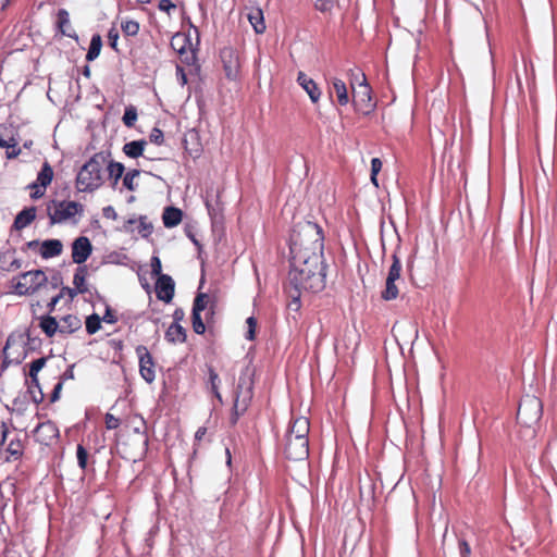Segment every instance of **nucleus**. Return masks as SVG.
<instances>
[{
	"label": "nucleus",
	"instance_id": "1",
	"mask_svg": "<svg viewBox=\"0 0 557 557\" xmlns=\"http://www.w3.org/2000/svg\"><path fill=\"white\" fill-rule=\"evenodd\" d=\"M325 265L323 259H308L304 263H297L290 259V270L285 292L292 299L289 307L295 310L300 308L302 292L319 293L325 288Z\"/></svg>",
	"mask_w": 557,
	"mask_h": 557
},
{
	"label": "nucleus",
	"instance_id": "2",
	"mask_svg": "<svg viewBox=\"0 0 557 557\" xmlns=\"http://www.w3.org/2000/svg\"><path fill=\"white\" fill-rule=\"evenodd\" d=\"M324 234L317 223L305 221L298 223L290 234V259L304 263L308 259H323Z\"/></svg>",
	"mask_w": 557,
	"mask_h": 557
},
{
	"label": "nucleus",
	"instance_id": "3",
	"mask_svg": "<svg viewBox=\"0 0 557 557\" xmlns=\"http://www.w3.org/2000/svg\"><path fill=\"white\" fill-rule=\"evenodd\" d=\"M310 422L306 417L293 418L283 438L284 454L290 460H305L309 456Z\"/></svg>",
	"mask_w": 557,
	"mask_h": 557
},
{
	"label": "nucleus",
	"instance_id": "4",
	"mask_svg": "<svg viewBox=\"0 0 557 557\" xmlns=\"http://www.w3.org/2000/svg\"><path fill=\"white\" fill-rule=\"evenodd\" d=\"M146 423L141 418L134 417L125 425V434L120 442L121 456L129 461L144 458L148 448V435Z\"/></svg>",
	"mask_w": 557,
	"mask_h": 557
},
{
	"label": "nucleus",
	"instance_id": "5",
	"mask_svg": "<svg viewBox=\"0 0 557 557\" xmlns=\"http://www.w3.org/2000/svg\"><path fill=\"white\" fill-rule=\"evenodd\" d=\"M110 153L103 151L95 153L82 165L76 178L75 187L81 193H92L104 183V166Z\"/></svg>",
	"mask_w": 557,
	"mask_h": 557
},
{
	"label": "nucleus",
	"instance_id": "6",
	"mask_svg": "<svg viewBox=\"0 0 557 557\" xmlns=\"http://www.w3.org/2000/svg\"><path fill=\"white\" fill-rule=\"evenodd\" d=\"M50 224L77 223L76 216L84 214V206L73 200H51L47 205Z\"/></svg>",
	"mask_w": 557,
	"mask_h": 557
},
{
	"label": "nucleus",
	"instance_id": "7",
	"mask_svg": "<svg viewBox=\"0 0 557 557\" xmlns=\"http://www.w3.org/2000/svg\"><path fill=\"white\" fill-rule=\"evenodd\" d=\"M543 405L540 398L531 395L523 397L518 406L517 420L520 424L531 428L542 418Z\"/></svg>",
	"mask_w": 557,
	"mask_h": 557
},
{
	"label": "nucleus",
	"instance_id": "8",
	"mask_svg": "<svg viewBox=\"0 0 557 557\" xmlns=\"http://www.w3.org/2000/svg\"><path fill=\"white\" fill-rule=\"evenodd\" d=\"M48 281L42 270H32L22 273L17 282L13 285L17 295H33Z\"/></svg>",
	"mask_w": 557,
	"mask_h": 557
},
{
	"label": "nucleus",
	"instance_id": "9",
	"mask_svg": "<svg viewBox=\"0 0 557 557\" xmlns=\"http://www.w3.org/2000/svg\"><path fill=\"white\" fill-rule=\"evenodd\" d=\"M401 261L396 252L392 255V264L389 267L387 277L385 281V288L381 292V298L385 301L394 300L399 295V288L396 281L400 280L401 275Z\"/></svg>",
	"mask_w": 557,
	"mask_h": 557
},
{
	"label": "nucleus",
	"instance_id": "10",
	"mask_svg": "<svg viewBox=\"0 0 557 557\" xmlns=\"http://www.w3.org/2000/svg\"><path fill=\"white\" fill-rule=\"evenodd\" d=\"M252 398L251 384L246 377L240 376L236 388V397L233 405L232 423L235 424L240 416H243Z\"/></svg>",
	"mask_w": 557,
	"mask_h": 557
},
{
	"label": "nucleus",
	"instance_id": "11",
	"mask_svg": "<svg viewBox=\"0 0 557 557\" xmlns=\"http://www.w3.org/2000/svg\"><path fill=\"white\" fill-rule=\"evenodd\" d=\"M220 59L225 77L228 81H238L242 67L238 52L232 47H224L220 51Z\"/></svg>",
	"mask_w": 557,
	"mask_h": 557
},
{
	"label": "nucleus",
	"instance_id": "12",
	"mask_svg": "<svg viewBox=\"0 0 557 557\" xmlns=\"http://www.w3.org/2000/svg\"><path fill=\"white\" fill-rule=\"evenodd\" d=\"M363 82L359 85V90L354 92L352 102L356 110L363 115H368L375 109V102L372 99V90L366 82V75L362 74Z\"/></svg>",
	"mask_w": 557,
	"mask_h": 557
},
{
	"label": "nucleus",
	"instance_id": "13",
	"mask_svg": "<svg viewBox=\"0 0 557 557\" xmlns=\"http://www.w3.org/2000/svg\"><path fill=\"white\" fill-rule=\"evenodd\" d=\"M54 176L52 166L48 161L42 163L40 171L37 174L35 182L28 185L32 199H39L46 194L47 187L51 184Z\"/></svg>",
	"mask_w": 557,
	"mask_h": 557
},
{
	"label": "nucleus",
	"instance_id": "14",
	"mask_svg": "<svg viewBox=\"0 0 557 557\" xmlns=\"http://www.w3.org/2000/svg\"><path fill=\"white\" fill-rule=\"evenodd\" d=\"M136 354L139 358V373L147 383H152L156 380V364L153 357L146 346L139 345L136 347Z\"/></svg>",
	"mask_w": 557,
	"mask_h": 557
},
{
	"label": "nucleus",
	"instance_id": "15",
	"mask_svg": "<svg viewBox=\"0 0 557 557\" xmlns=\"http://www.w3.org/2000/svg\"><path fill=\"white\" fill-rule=\"evenodd\" d=\"M92 252V245L88 237L79 236L72 243V259L77 264L84 263Z\"/></svg>",
	"mask_w": 557,
	"mask_h": 557
},
{
	"label": "nucleus",
	"instance_id": "16",
	"mask_svg": "<svg viewBox=\"0 0 557 557\" xmlns=\"http://www.w3.org/2000/svg\"><path fill=\"white\" fill-rule=\"evenodd\" d=\"M175 284L170 275H160L156 282V295L158 299L170 302L174 297Z\"/></svg>",
	"mask_w": 557,
	"mask_h": 557
},
{
	"label": "nucleus",
	"instance_id": "17",
	"mask_svg": "<svg viewBox=\"0 0 557 557\" xmlns=\"http://www.w3.org/2000/svg\"><path fill=\"white\" fill-rule=\"evenodd\" d=\"M35 433L38 441L46 445L59 436V430L51 421L39 423L35 430Z\"/></svg>",
	"mask_w": 557,
	"mask_h": 557
},
{
	"label": "nucleus",
	"instance_id": "18",
	"mask_svg": "<svg viewBox=\"0 0 557 557\" xmlns=\"http://www.w3.org/2000/svg\"><path fill=\"white\" fill-rule=\"evenodd\" d=\"M297 82L306 90L313 103L320 100L321 90L312 78L300 71L297 75Z\"/></svg>",
	"mask_w": 557,
	"mask_h": 557
},
{
	"label": "nucleus",
	"instance_id": "19",
	"mask_svg": "<svg viewBox=\"0 0 557 557\" xmlns=\"http://www.w3.org/2000/svg\"><path fill=\"white\" fill-rule=\"evenodd\" d=\"M63 251V244L60 239H47L40 244L39 253L42 259L58 257Z\"/></svg>",
	"mask_w": 557,
	"mask_h": 557
},
{
	"label": "nucleus",
	"instance_id": "20",
	"mask_svg": "<svg viewBox=\"0 0 557 557\" xmlns=\"http://www.w3.org/2000/svg\"><path fill=\"white\" fill-rule=\"evenodd\" d=\"M57 27L63 36L77 39V35L71 25L70 14L65 9H60L58 11Z\"/></svg>",
	"mask_w": 557,
	"mask_h": 557
},
{
	"label": "nucleus",
	"instance_id": "21",
	"mask_svg": "<svg viewBox=\"0 0 557 557\" xmlns=\"http://www.w3.org/2000/svg\"><path fill=\"white\" fill-rule=\"evenodd\" d=\"M36 207L23 209L14 219L13 228L20 231L27 227L36 219Z\"/></svg>",
	"mask_w": 557,
	"mask_h": 557
},
{
	"label": "nucleus",
	"instance_id": "22",
	"mask_svg": "<svg viewBox=\"0 0 557 557\" xmlns=\"http://www.w3.org/2000/svg\"><path fill=\"white\" fill-rule=\"evenodd\" d=\"M60 334L61 335H69L76 331H78L82 327V321L81 319L75 314H66L64 315L60 322Z\"/></svg>",
	"mask_w": 557,
	"mask_h": 557
},
{
	"label": "nucleus",
	"instance_id": "23",
	"mask_svg": "<svg viewBox=\"0 0 557 557\" xmlns=\"http://www.w3.org/2000/svg\"><path fill=\"white\" fill-rule=\"evenodd\" d=\"M209 305V311L206 313L207 320L209 319V317H212L214 314V304L211 301L210 296L208 294L199 293L194 299L193 311L201 313L208 308Z\"/></svg>",
	"mask_w": 557,
	"mask_h": 557
},
{
	"label": "nucleus",
	"instance_id": "24",
	"mask_svg": "<svg viewBox=\"0 0 557 557\" xmlns=\"http://www.w3.org/2000/svg\"><path fill=\"white\" fill-rule=\"evenodd\" d=\"M186 338V330L181 325V323H172L165 331V339L171 344L185 343Z\"/></svg>",
	"mask_w": 557,
	"mask_h": 557
},
{
	"label": "nucleus",
	"instance_id": "25",
	"mask_svg": "<svg viewBox=\"0 0 557 557\" xmlns=\"http://www.w3.org/2000/svg\"><path fill=\"white\" fill-rule=\"evenodd\" d=\"M39 327L49 338L53 337L57 333L60 334V324L57 319L50 314L39 318Z\"/></svg>",
	"mask_w": 557,
	"mask_h": 557
},
{
	"label": "nucleus",
	"instance_id": "26",
	"mask_svg": "<svg viewBox=\"0 0 557 557\" xmlns=\"http://www.w3.org/2000/svg\"><path fill=\"white\" fill-rule=\"evenodd\" d=\"M183 212L175 207H166L162 214L163 224L165 227H174L182 222Z\"/></svg>",
	"mask_w": 557,
	"mask_h": 557
},
{
	"label": "nucleus",
	"instance_id": "27",
	"mask_svg": "<svg viewBox=\"0 0 557 557\" xmlns=\"http://www.w3.org/2000/svg\"><path fill=\"white\" fill-rule=\"evenodd\" d=\"M248 21L257 34H262L265 30V23L263 12L259 8H252L247 14Z\"/></svg>",
	"mask_w": 557,
	"mask_h": 557
},
{
	"label": "nucleus",
	"instance_id": "28",
	"mask_svg": "<svg viewBox=\"0 0 557 557\" xmlns=\"http://www.w3.org/2000/svg\"><path fill=\"white\" fill-rule=\"evenodd\" d=\"M104 170H107L109 178L112 181V186L115 187L120 178L124 176L125 168L121 162L108 159Z\"/></svg>",
	"mask_w": 557,
	"mask_h": 557
},
{
	"label": "nucleus",
	"instance_id": "29",
	"mask_svg": "<svg viewBox=\"0 0 557 557\" xmlns=\"http://www.w3.org/2000/svg\"><path fill=\"white\" fill-rule=\"evenodd\" d=\"M146 145H147V141L144 139L133 140V141L126 143L123 146V152L127 157L136 159V158L143 156Z\"/></svg>",
	"mask_w": 557,
	"mask_h": 557
},
{
	"label": "nucleus",
	"instance_id": "30",
	"mask_svg": "<svg viewBox=\"0 0 557 557\" xmlns=\"http://www.w3.org/2000/svg\"><path fill=\"white\" fill-rule=\"evenodd\" d=\"M332 88L336 95L338 104L346 106L349 103V96L345 82L339 78H333Z\"/></svg>",
	"mask_w": 557,
	"mask_h": 557
},
{
	"label": "nucleus",
	"instance_id": "31",
	"mask_svg": "<svg viewBox=\"0 0 557 557\" xmlns=\"http://www.w3.org/2000/svg\"><path fill=\"white\" fill-rule=\"evenodd\" d=\"M87 267H78L75 271L74 277H73V284L74 289L77 290L78 294H85L88 292V288L86 286V276H87Z\"/></svg>",
	"mask_w": 557,
	"mask_h": 557
},
{
	"label": "nucleus",
	"instance_id": "32",
	"mask_svg": "<svg viewBox=\"0 0 557 557\" xmlns=\"http://www.w3.org/2000/svg\"><path fill=\"white\" fill-rule=\"evenodd\" d=\"M17 146L12 127L0 125V147L10 149V147Z\"/></svg>",
	"mask_w": 557,
	"mask_h": 557
},
{
	"label": "nucleus",
	"instance_id": "33",
	"mask_svg": "<svg viewBox=\"0 0 557 557\" xmlns=\"http://www.w3.org/2000/svg\"><path fill=\"white\" fill-rule=\"evenodd\" d=\"M101 48H102L101 36L99 34H95L91 37L89 49L86 54V60L88 62L96 60L100 54Z\"/></svg>",
	"mask_w": 557,
	"mask_h": 557
},
{
	"label": "nucleus",
	"instance_id": "34",
	"mask_svg": "<svg viewBox=\"0 0 557 557\" xmlns=\"http://www.w3.org/2000/svg\"><path fill=\"white\" fill-rule=\"evenodd\" d=\"M46 362H47V359L45 357H41V358L35 359L29 364L28 375L32 380V383L36 386H39L38 373L45 367Z\"/></svg>",
	"mask_w": 557,
	"mask_h": 557
},
{
	"label": "nucleus",
	"instance_id": "35",
	"mask_svg": "<svg viewBox=\"0 0 557 557\" xmlns=\"http://www.w3.org/2000/svg\"><path fill=\"white\" fill-rule=\"evenodd\" d=\"M140 175V171L133 169L126 172L123 176V186L129 190L135 191L137 189L136 178Z\"/></svg>",
	"mask_w": 557,
	"mask_h": 557
},
{
	"label": "nucleus",
	"instance_id": "36",
	"mask_svg": "<svg viewBox=\"0 0 557 557\" xmlns=\"http://www.w3.org/2000/svg\"><path fill=\"white\" fill-rule=\"evenodd\" d=\"M187 45L190 46L188 38L184 34H176L171 40V46L182 55H184Z\"/></svg>",
	"mask_w": 557,
	"mask_h": 557
},
{
	"label": "nucleus",
	"instance_id": "37",
	"mask_svg": "<svg viewBox=\"0 0 557 557\" xmlns=\"http://www.w3.org/2000/svg\"><path fill=\"white\" fill-rule=\"evenodd\" d=\"M16 346V334H12L8 337L7 339V344L3 348V355H4V359H3V362H2V368H7L10 362L12 361L10 359L12 352L11 350Z\"/></svg>",
	"mask_w": 557,
	"mask_h": 557
},
{
	"label": "nucleus",
	"instance_id": "38",
	"mask_svg": "<svg viewBox=\"0 0 557 557\" xmlns=\"http://www.w3.org/2000/svg\"><path fill=\"white\" fill-rule=\"evenodd\" d=\"M86 331L89 335L97 333L101 327V318L97 313H92L87 317L86 321Z\"/></svg>",
	"mask_w": 557,
	"mask_h": 557
},
{
	"label": "nucleus",
	"instance_id": "39",
	"mask_svg": "<svg viewBox=\"0 0 557 557\" xmlns=\"http://www.w3.org/2000/svg\"><path fill=\"white\" fill-rule=\"evenodd\" d=\"M121 29L125 36H136L139 33V23L135 20H126L121 24Z\"/></svg>",
	"mask_w": 557,
	"mask_h": 557
},
{
	"label": "nucleus",
	"instance_id": "40",
	"mask_svg": "<svg viewBox=\"0 0 557 557\" xmlns=\"http://www.w3.org/2000/svg\"><path fill=\"white\" fill-rule=\"evenodd\" d=\"M8 453L10 454L13 459L17 460L23 456L24 446L20 438L12 440L7 448Z\"/></svg>",
	"mask_w": 557,
	"mask_h": 557
},
{
	"label": "nucleus",
	"instance_id": "41",
	"mask_svg": "<svg viewBox=\"0 0 557 557\" xmlns=\"http://www.w3.org/2000/svg\"><path fill=\"white\" fill-rule=\"evenodd\" d=\"M137 109L134 106H128L125 108L122 121L126 127H133L137 121Z\"/></svg>",
	"mask_w": 557,
	"mask_h": 557
},
{
	"label": "nucleus",
	"instance_id": "42",
	"mask_svg": "<svg viewBox=\"0 0 557 557\" xmlns=\"http://www.w3.org/2000/svg\"><path fill=\"white\" fill-rule=\"evenodd\" d=\"M339 0H315L314 8L321 13H331Z\"/></svg>",
	"mask_w": 557,
	"mask_h": 557
},
{
	"label": "nucleus",
	"instance_id": "43",
	"mask_svg": "<svg viewBox=\"0 0 557 557\" xmlns=\"http://www.w3.org/2000/svg\"><path fill=\"white\" fill-rule=\"evenodd\" d=\"M191 323H193V330L196 334H203L206 331V325L203 323V320L201 318L200 312H194L191 314Z\"/></svg>",
	"mask_w": 557,
	"mask_h": 557
},
{
	"label": "nucleus",
	"instance_id": "44",
	"mask_svg": "<svg viewBox=\"0 0 557 557\" xmlns=\"http://www.w3.org/2000/svg\"><path fill=\"white\" fill-rule=\"evenodd\" d=\"M383 163L380 158H373L371 160V182L375 187H379L377 174L382 170Z\"/></svg>",
	"mask_w": 557,
	"mask_h": 557
},
{
	"label": "nucleus",
	"instance_id": "45",
	"mask_svg": "<svg viewBox=\"0 0 557 557\" xmlns=\"http://www.w3.org/2000/svg\"><path fill=\"white\" fill-rule=\"evenodd\" d=\"M220 380H219V375L218 373L213 370L212 367L209 368V383L211 385V389L212 392L214 393V395L216 396V398L219 400H221V394L219 393V384Z\"/></svg>",
	"mask_w": 557,
	"mask_h": 557
},
{
	"label": "nucleus",
	"instance_id": "46",
	"mask_svg": "<svg viewBox=\"0 0 557 557\" xmlns=\"http://www.w3.org/2000/svg\"><path fill=\"white\" fill-rule=\"evenodd\" d=\"M77 463L82 470H85L87 467L88 460V451L83 445H77L76 450Z\"/></svg>",
	"mask_w": 557,
	"mask_h": 557
},
{
	"label": "nucleus",
	"instance_id": "47",
	"mask_svg": "<svg viewBox=\"0 0 557 557\" xmlns=\"http://www.w3.org/2000/svg\"><path fill=\"white\" fill-rule=\"evenodd\" d=\"M181 61L187 65H194L197 61L196 51L189 46L185 48L184 55L180 54Z\"/></svg>",
	"mask_w": 557,
	"mask_h": 557
},
{
	"label": "nucleus",
	"instance_id": "48",
	"mask_svg": "<svg viewBox=\"0 0 557 557\" xmlns=\"http://www.w3.org/2000/svg\"><path fill=\"white\" fill-rule=\"evenodd\" d=\"M246 323H247V327H248L247 333H246V338L249 341H253L256 337L257 320L253 317H249L246 320Z\"/></svg>",
	"mask_w": 557,
	"mask_h": 557
},
{
	"label": "nucleus",
	"instance_id": "49",
	"mask_svg": "<svg viewBox=\"0 0 557 557\" xmlns=\"http://www.w3.org/2000/svg\"><path fill=\"white\" fill-rule=\"evenodd\" d=\"M117 40H119V32L115 27L110 28L108 32V41L109 46L116 52H119L117 48Z\"/></svg>",
	"mask_w": 557,
	"mask_h": 557
},
{
	"label": "nucleus",
	"instance_id": "50",
	"mask_svg": "<svg viewBox=\"0 0 557 557\" xmlns=\"http://www.w3.org/2000/svg\"><path fill=\"white\" fill-rule=\"evenodd\" d=\"M104 423L108 430H115L120 426L121 421L119 418L108 412L104 417Z\"/></svg>",
	"mask_w": 557,
	"mask_h": 557
},
{
	"label": "nucleus",
	"instance_id": "51",
	"mask_svg": "<svg viewBox=\"0 0 557 557\" xmlns=\"http://www.w3.org/2000/svg\"><path fill=\"white\" fill-rule=\"evenodd\" d=\"M150 141L156 144V145H162L164 143V135H163V132L158 128V127H154L151 133H150Z\"/></svg>",
	"mask_w": 557,
	"mask_h": 557
},
{
	"label": "nucleus",
	"instance_id": "52",
	"mask_svg": "<svg viewBox=\"0 0 557 557\" xmlns=\"http://www.w3.org/2000/svg\"><path fill=\"white\" fill-rule=\"evenodd\" d=\"M150 265H151V274H152V275H157L158 277H159L160 275H163V274L161 273V271H162V264H161V260L159 259V257H156V256H154V257H152V258H151V264H150Z\"/></svg>",
	"mask_w": 557,
	"mask_h": 557
},
{
	"label": "nucleus",
	"instance_id": "53",
	"mask_svg": "<svg viewBox=\"0 0 557 557\" xmlns=\"http://www.w3.org/2000/svg\"><path fill=\"white\" fill-rule=\"evenodd\" d=\"M22 267V261L16 258H11L8 265L0 264V269L4 271H15L18 270Z\"/></svg>",
	"mask_w": 557,
	"mask_h": 557
},
{
	"label": "nucleus",
	"instance_id": "54",
	"mask_svg": "<svg viewBox=\"0 0 557 557\" xmlns=\"http://www.w3.org/2000/svg\"><path fill=\"white\" fill-rule=\"evenodd\" d=\"M58 296L62 299L64 296H67L72 301L77 296V290L67 286H63L58 294Z\"/></svg>",
	"mask_w": 557,
	"mask_h": 557
},
{
	"label": "nucleus",
	"instance_id": "55",
	"mask_svg": "<svg viewBox=\"0 0 557 557\" xmlns=\"http://www.w3.org/2000/svg\"><path fill=\"white\" fill-rule=\"evenodd\" d=\"M101 320H103L106 323L114 324L117 322V317L115 312L108 306Z\"/></svg>",
	"mask_w": 557,
	"mask_h": 557
},
{
	"label": "nucleus",
	"instance_id": "56",
	"mask_svg": "<svg viewBox=\"0 0 557 557\" xmlns=\"http://www.w3.org/2000/svg\"><path fill=\"white\" fill-rule=\"evenodd\" d=\"M158 8L160 11L166 12L170 14L171 10H174L176 5L171 0H160Z\"/></svg>",
	"mask_w": 557,
	"mask_h": 557
},
{
	"label": "nucleus",
	"instance_id": "57",
	"mask_svg": "<svg viewBox=\"0 0 557 557\" xmlns=\"http://www.w3.org/2000/svg\"><path fill=\"white\" fill-rule=\"evenodd\" d=\"M62 388H63V382L59 381L54 385L53 391H52V393L50 395V401L51 403H54V401L59 400Z\"/></svg>",
	"mask_w": 557,
	"mask_h": 557
},
{
	"label": "nucleus",
	"instance_id": "58",
	"mask_svg": "<svg viewBox=\"0 0 557 557\" xmlns=\"http://www.w3.org/2000/svg\"><path fill=\"white\" fill-rule=\"evenodd\" d=\"M459 550L461 557H468L471 553L470 545L467 541L462 540L459 542Z\"/></svg>",
	"mask_w": 557,
	"mask_h": 557
},
{
	"label": "nucleus",
	"instance_id": "59",
	"mask_svg": "<svg viewBox=\"0 0 557 557\" xmlns=\"http://www.w3.org/2000/svg\"><path fill=\"white\" fill-rule=\"evenodd\" d=\"M74 379V371H73V366L67 368L63 373L62 375L60 376V380L59 381H62L63 383L67 380H73Z\"/></svg>",
	"mask_w": 557,
	"mask_h": 557
},
{
	"label": "nucleus",
	"instance_id": "60",
	"mask_svg": "<svg viewBox=\"0 0 557 557\" xmlns=\"http://www.w3.org/2000/svg\"><path fill=\"white\" fill-rule=\"evenodd\" d=\"M21 153V149L17 148V146L10 147V149H7V158L8 159H14L18 157Z\"/></svg>",
	"mask_w": 557,
	"mask_h": 557
},
{
	"label": "nucleus",
	"instance_id": "61",
	"mask_svg": "<svg viewBox=\"0 0 557 557\" xmlns=\"http://www.w3.org/2000/svg\"><path fill=\"white\" fill-rule=\"evenodd\" d=\"M207 432H208V429L206 426L198 428V430L195 433V441L197 443H199L205 437Z\"/></svg>",
	"mask_w": 557,
	"mask_h": 557
},
{
	"label": "nucleus",
	"instance_id": "62",
	"mask_svg": "<svg viewBox=\"0 0 557 557\" xmlns=\"http://www.w3.org/2000/svg\"><path fill=\"white\" fill-rule=\"evenodd\" d=\"M184 315H185V313H184L183 309H181V308L175 309V311L173 313V319H174L173 323H180L184 319Z\"/></svg>",
	"mask_w": 557,
	"mask_h": 557
},
{
	"label": "nucleus",
	"instance_id": "63",
	"mask_svg": "<svg viewBox=\"0 0 557 557\" xmlns=\"http://www.w3.org/2000/svg\"><path fill=\"white\" fill-rule=\"evenodd\" d=\"M60 300H61V298H60L58 295H55V296H53V297L51 298V300H50V301H49V304H48L49 312L54 311L55 306L58 305V302H59Z\"/></svg>",
	"mask_w": 557,
	"mask_h": 557
},
{
	"label": "nucleus",
	"instance_id": "64",
	"mask_svg": "<svg viewBox=\"0 0 557 557\" xmlns=\"http://www.w3.org/2000/svg\"><path fill=\"white\" fill-rule=\"evenodd\" d=\"M103 213L107 218L115 216V211L112 207L104 208Z\"/></svg>",
	"mask_w": 557,
	"mask_h": 557
}]
</instances>
